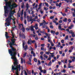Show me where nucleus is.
<instances>
[{"mask_svg": "<svg viewBox=\"0 0 75 75\" xmlns=\"http://www.w3.org/2000/svg\"><path fill=\"white\" fill-rule=\"evenodd\" d=\"M8 35V33L7 32H5V37L6 36H7Z\"/></svg>", "mask_w": 75, "mask_h": 75, "instance_id": "nucleus-37", "label": "nucleus"}, {"mask_svg": "<svg viewBox=\"0 0 75 75\" xmlns=\"http://www.w3.org/2000/svg\"><path fill=\"white\" fill-rule=\"evenodd\" d=\"M59 54H62V51H59Z\"/></svg>", "mask_w": 75, "mask_h": 75, "instance_id": "nucleus-48", "label": "nucleus"}, {"mask_svg": "<svg viewBox=\"0 0 75 75\" xmlns=\"http://www.w3.org/2000/svg\"><path fill=\"white\" fill-rule=\"evenodd\" d=\"M33 60L35 62H37V59L35 58H34Z\"/></svg>", "mask_w": 75, "mask_h": 75, "instance_id": "nucleus-31", "label": "nucleus"}, {"mask_svg": "<svg viewBox=\"0 0 75 75\" xmlns=\"http://www.w3.org/2000/svg\"><path fill=\"white\" fill-rule=\"evenodd\" d=\"M62 3H61L60 2L59 3V7H61V5Z\"/></svg>", "mask_w": 75, "mask_h": 75, "instance_id": "nucleus-56", "label": "nucleus"}, {"mask_svg": "<svg viewBox=\"0 0 75 75\" xmlns=\"http://www.w3.org/2000/svg\"><path fill=\"white\" fill-rule=\"evenodd\" d=\"M58 29L59 30H61V26H58Z\"/></svg>", "mask_w": 75, "mask_h": 75, "instance_id": "nucleus-54", "label": "nucleus"}, {"mask_svg": "<svg viewBox=\"0 0 75 75\" xmlns=\"http://www.w3.org/2000/svg\"><path fill=\"white\" fill-rule=\"evenodd\" d=\"M41 47H44L45 46V44H43L41 45Z\"/></svg>", "mask_w": 75, "mask_h": 75, "instance_id": "nucleus-57", "label": "nucleus"}, {"mask_svg": "<svg viewBox=\"0 0 75 75\" xmlns=\"http://www.w3.org/2000/svg\"><path fill=\"white\" fill-rule=\"evenodd\" d=\"M16 6V4L13 3L12 4L8 5V7L9 8L10 10H13L14 8H15L17 7V6Z\"/></svg>", "mask_w": 75, "mask_h": 75, "instance_id": "nucleus-6", "label": "nucleus"}, {"mask_svg": "<svg viewBox=\"0 0 75 75\" xmlns=\"http://www.w3.org/2000/svg\"><path fill=\"white\" fill-rule=\"evenodd\" d=\"M23 48H24V50L25 51V50H27V48H28V46L27 45H25V46H24Z\"/></svg>", "mask_w": 75, "mask_h": 75, "instance_id": "nucleus-15", "label": "nucleus"}, {"mask_svg": "<svg viewBox=\"0 0 75 75\" xmlns=\"http://www.w3.org/2000/svg\"><path fill=\"white\" fill-rule=\"evenodd\" d=\"M24 3L23 2L22 5L21 6V8H24Z\"/></svg>", "mask_w": 75, "mask_h": 75, "instance_id": "nucleus-26", "label": "nucleus"}, {"mask_svg": "<svg viewBox=\"0 0 75 75\" xmlns=\"http://www.w3.org/2000/svg\"><path fill=\"white\" fill-rule=\"evenodd\" d=\"M31 40H28V44H30V42H31Z\"/></svg>", "mask_w": 75, "mask_h": 75, "instance_id": "nucleus-22", "label": "nucleus"}, {"mask_svg": "<svg viewBox=\"0 0 75 75\" xmlns=\"http://www.w3.org/2000/svg\"><path fill=\"white\" fill-rule=\"evenodd\" d=\"M11 33L12 34L11 35L12 36V37H11V38H15V36H14L15 34H14V33H13L12 31H11Z\"/></svg>", "mask_w": 75, "mask_h": 75, "instance_id": "nucleus-13", "label": "nucleus"}, {"mask_svg": "<svg viewBox=\"0 0 75 75\" xmlns=\"http://www.w3.org/2000/svg\"><path fill=\"white\" fill-rule=\"evenodd\" d=\"M66 72V71L65 69H63L62 71H61V72H64V73H65Z\"/></svg>", "mask_w": 75, "mask_h": 75, "instance_id": "nucleus-38", "label": "nucleus"}, {"mask_svg": "<svg viewBox=\"0 0 75 75\" xmlns=\"http://www.w3.org/2000/svg\"><path fill=\"white\" fill-rule=\"evenodd\" d=\"M69 64H71V62H72V61H71V60H69Z\"/></svg>", "mask_w": 75, "mask_h": 75, "instance_id": "nucleus-62", "label": "nucleus"}, {"mask_svg": "<svg viewBox=\"0 0 75 75\" xmlns=\"http://www.w3.org/2000/svg\"><path fill=\"white\" fill-rule=\"evenodd\" d=\"M18 63L17 61L15 59L14 62L13 63V65H12L11 70L13 71V72H14V70H16L17 72H18V69L19 71H20L21 69L20 68L21 66H20V64L18 65Z\"/></svg>", "mask_w": 75, "mask_h": 75, "instance_id": "nucleus-2", "label": "nucleus"}, {"mask_svg": "<svg viewBox=\"0 0 75 75\" xmlns=\"http://www.w3.org/2000/svg\"><path fill=\"white\" fill-rule=\"evenodd\" d=\"M10 48H11V49H9L8 50L9 53L11 54V58L12 59L14 60V61H15V59H16V61H17V58H16V55L17 54L16 52L17 50L16 49L14 48L13 46H10Z\"/></svg>", "mask_w": 75, "mask_h": 75, "instance_id": "nucleus-1", "label": "nucleus"}, {"mask_svg": "<svg viewBox=\"0 0 75 75\" xmlns=\"http://www.w3.org/2000/svg\"><path fill=\"white\" fill-rule=\"evenodd\" d=\"M71 36L72 37H75V35L74 34V33H73L72 34H71Z\"/></svg>", "mask_w": 75, "mask_h": 75, "instance_id": "nucleus-30", "label": "nucleus"}, {"mask_svg": "<svg viewBox=\"0 0 75 75\" xmlns=\"http://www.w3.org/2000/svg\"><path fill=\"white\" fill-rule=\"evenodd\" d=\"M5 21L6 22H7V23H5V26H6V27H7V26H9V25H10L11 21H10V20L8 18L6 19Z\"/></svg>", "mask_w": 75, "mask_h": 75, "instance_id": "nucleus-5", "label": "nucleus"}, {"mask_svg": "<svg viewBox=\"0 0 75 75\" xmlns=\"http://www.w3.org/2000/svg\"><path fill=\"white\" fill-rule=\"evenodd\" d=\"M43 28H45V25L44 24V25H43Z\"/></svg>", "mask_w": 75, "mask_h": 75, "instance_id": "nucleus-47", "label": "nucleus"}, {"mask_svg": "<svg viewBox=\"0 0 75 75\" xmlns=\"http://www.w3.org/2000/svg\"><path fill=\"white\" fill-rule=\"evenodd\" d=\"M13 2L12 1H10L7 2H6L5 4L6 6H4V8L5 10L6 11H7V9H8V5H11V3Z\"/></svg>", "mask_w": 75, "mask_h": 75, "instance_id": "nucleus-3", "label": "nucleus"}, {"mask_svg": "<svg viewBox=\"0 0 75 75\" xmlns=\"http://www.w3.org/2000/svg\"><path fill=\"white\" fill-rule=\"evenodd\" d=\"M30 42H32L33 44H34V43H35V40L32 41L31 40V41H30Z\"/></svg>", "mask_w": 75, "mask_h": 75, "instance_id": "nucleus-33", "label": "nucleus"}, {"mask_svg": "<svg viewBox=\"0 0 75 75\" xmlns=\"http://www.w3.org/2000/svg\"><path fill=\"white\" fill-rule=\"evenodd\" d=\"M25 75H28L27 73V72L25 71Z\"/></svg>", "mask_w": 75, "mask_h": 75, "instance_id": "nucleus-55", "label": "nucleus"}, {"mask_svg": "<svg viewBox=\"0 0 75 75\" xmlns=\"http://www.w3.org/2000/svg\"><path fill=\"white\" fill-rule=\"evenodd\" d=\"M45 6H46L47 7H49V5H48V3H47V2H45Z\"/></svg>", "mask_w": 75, "mask_h": 75, "instance_id": "nucleus-21", "label": "nucleus"}, {"mask_svg": "<svg viewBox=\"0 0 75 75\" xmlns=\"http://www.w3.org/2000/svg\"><path fill=\"white\" fill-rule=\"evenodd\" d=\"M30 49H29V50H30V51H33L34 50V49H33V48H32V47H30Z\"/></svg>", "mask_w": 75, "mask_h": 75, "instance_id": "nucleus-19", "label": "nucleus"}, {"mask_svg": "<svg viewBox=\"0 0 75 75\" xmlns=\"http://www.w3.org/2000/svg\"><path fill=\"white\" fill-rule=\"evenodd\" d=\"M59 56H60V55H58L57 56V59H58V58H59Z\"/></svg>", "mask_w": 75, "mask_h": 75, "instance_id": "nucleus-58", "label": "nucleus"}, {"mask_svg": "<svg viewBox=\"0 0 75 75\" xmlns=\"http://www.w3.org/2000/svg\"><path fill=\"white\" fill-rule=\"evenodd\" d=\"M43 9L45 10V11H47V10H48V9L47 8V7H44Z\"/></svg>", "mask_w": 75, "mask_h": 75, "instance_id": "nucleus-20", "label": "nucleus"}, {"mask_svg": "<svg viewBox=\"0 0 75 75\" xmlns=\"http://www.w3.org/2000/svg\"><path fill=\"white\" fill-rule=\"evenodd\" d=\"M42 33L44 34H45V30H43V31L42 32Z\"/></svg>", "mask_w": 75, "mask_h": 75, "instance_id": "nucleus-43", "label": "nucleus"}, {"mask_svg": "<svg viewBox=\"0 0 75 75\" xmlns=\"http://www.w3.org/2000/svg\"><path fill=\"white\" fill-rule=\"evenodd\" d=\"M12 10H11L10 11V13H9V15L8 16V18H11V17H12V14H13L14 13V12L13 11H11Z\"/></svg>", "mask_w": 75, "mask_h": 75, "instance_id": "nucleus-7", "label": "nucleus"}, {"mask_svg": "<svg viewBox=\"0 0 75 75\" xmlns=\"http://www.w3.org/2000/svg\"><path fill=\"white\" fill-rule=\"evenodd\" d=\"M30 30L32 31H33V34H35V32H34V26L33 25H31L30 26Z\"/></svg>", "mask_w": 75, "mask_h": 75, "instance_id": "nucleus-9", "label": "nucleus"}, {"mask_svg": "<svg viewBox=\"0 0 75 75\" xmlns=\"http://www.w3.org/2000/svg\"><path fill=\"white\" fill-rule=\"evenodd\" d=\"M21 30L23 33H24V32H25V28H24V27H23Z\"/></svg>", "mask_w": 75, "mask_h": 75, "instance_id": "nucleus-16", "label": "nucleus"}, {"mask_svg": "<svg viewBox=\"0 0 75 75\" xmlns=\"http://www.w3.org/2000/svg\"><path fill=\"white\" fill-rule=\"evenodd\" d=\"M47 72V71H46V70H44L43 71V73L44 74H46V73Z\"/></svg>", "mask_w": 75, "mask_h": 75, "instance_id": "nucleus-36", "label": "nucleus"}, {"mask_svg": "<svg viewBox=\"0 0 75 75\" xmlns=\"http://www.w3.org/2000/svg\"><path fill=\"white\" fill-rule=\"evenodd\" d=\"M58 44L57 45V46L58 47H60L61 46V43H60V42H59Z\"/></svg>", "mask_w": 75, "mask_h": 75, "instance_id": "nucleus-18", "label": "nucleus"}, {"mask_svg": "<svg viewBox=\"0 0 75 75\" xmlns=\"http://www.w3.org/2000/svg\"><path fill=\"white\" fill-rule=\"evenodd\" d=\"M44 24V23H40V26H42V25H43V24Z\"/></svg>", "mask_w": 75, "mask_h": 75, "instance_id": "nucleus-44", "label": "nucleus"}, {"mask_svg": "<svg viewBox=\"0 0 75 75\" xmlns=\"http://www.w3.org/2000/svg\"><path fill=\"white\" fill-rule=\"evenodd\" d=\"M73 17H75V13H73Z\"/></svg>", "mask_w": 75, "mask_h": 75, "instance_id": "nucleus-64", "label": "nucleus"}, {"mask_svg": "<svg viewBox=\"0 0 75 75\" xmlns=\"http://www.w3.org/2000/svg\"><path fill=\"white\" fill-rule=\"evenodd\" d=\"M63 21L64 22H67V18H65L63 20Z\"/></svg>", "mask_w": 75, "mask_h": 75, "instance_id": "nucleus-24", "label": "nucleus"}, {"mask_svg": "<svg viewBox=\"0 0 75 75\" xmlns=\"http://www.w3.org/2000/svg\"><path fill=\"white\" fill-rule=\"evenodd\" d=\"M39 70H41V69H42V67H39Z\"/></svg>", "mask_w": 75, "mask_h": 75, "instance_id": "nucleus-61", "label": "nucleus"}, {"mask_svg": "<svg viewBox=\"0 0 75 75\" xmlns=\"http://www.w3.org/2000/svg\"><path fill=\"white\" fill-rule=\"evenodd\" d=\"M17 40V39H15V38H11V42H10L9 40H8V45H10L11 44L13 43H15L16 42V41Z\"/></svg>", "mask_w": 75, "mask_h": 75, "instance_id": "nucleus-4", "label": "nucleus"}, {"mask_svg": "<svg viewBox=\"0 0 75 75\" xmlns=\"http://www.w3.org/2000/svg\"><path fill=\"white\" fill-rule=\"evenodd\" d=\"M68 35H67L66 36L65 38V40H68Z\"/></svg>", "mask_w": 75, "mask_h": 75, "instance_id": "nucleus-28", "label": "nucleus"}, {"mask_svg": "<svg viewBox=\"0 0 75 75\" xmlns=\"http://www.w3.org/2000/svg\"><path fill=\"white\" fill-rule=\"evenodd\" d=\"M31 58H32V57H30L29 58V61H28L27 62V63L29 64V65H32V64H31Z\"/></svg>", "mask_w": 75, "mask_h": 75, "instance_id": "nucleus-10", "label": "nucleus"}, {"mask_svg": "<svg viewBox=\"0 0 75 75\" xmlns=\"http://www.w3.org/2000/svg\"><path fill=\"white\" fill-rule=\"evenodd\" d=\"M52 64V63H51V61H50V62H49V64H48V66H50Z\"/></svg>", "mask_w": 75, "mask_h": 75, "instance_id": "nucleus-27", "label": "nucleus"}, {"mask_svg": "<svg viewBox=\"0 0 75 75\" xmlns=\"http://www.w3.org/2000/svg\"><path fill=\"white\" fill-rule=\"evenodd\" d=\"M40 57L41 60H43V57H42V55L40 56Z\"/></svg>", "mask_w": 75, "mask_h": 75, "instance_id": "nucleus-34", "label": "nucleus"}, {"mask_svg": "<svg viewBox=\"0 0 75 75\" xmlns=\"http://www.w3.org/2000/svg\"><path fill=\"white\" fill-rule=\"evenodd\" d=\"M6 37V39H8V38H10V36H5Z\"/></svg>", "mask_w": 75, "mask_h": 75, "instance_id": "nucleus-40", "label": "nucleus"}, {"mask_svg": "<svg viewBox=\"0 0 75 75\" xmlns=\"http://www.w3.org/2000/svg\"><path fill=\"white\" fill-rule=\"evenodd\" d=\"M52 49H53V48H52L51 46L49 48V50H51Z\"/></svg>", "mask_w": 75, "mask_h": 75, "instance_id": "nucleus-53", "label": "nucleus"}, {"mask_svg": "<svg viewBox=\"0 0 75 75\" xmlns=\"http://www.w3.org/2000/svg\"><path fill=\"white\" fill-rule=\"evenodd\" d=\"M26 8L27 9H26L27 10V9L29 8V5L28 4H27L26 5Z\"/></svg>", "mask_w": 75, "mask_h": 75, "instance_id": "nucleus-17", "label": "nucleus"}, {"mask_svg": "<svg viewBox=\"0 0 75 75\" xmlns=\"http://www.w3.org/2000/svg\"><path fill=\"white\" fill-rule=\"evenodd\" d=\"M21 63L23 64V59L22 58H21Z\"/></svg>", "mask_w": 75, "mask_h": 75, "instance_id": "nucleus-25", "label": "nucleus"}, {"mask_svg": "<svg viewBox=\"0 0 75 75\" xmlns=\"http://www.w3.org/2000/svg\"><path fill=\"white\" fill-rule=\"evenodd\" d=\"M4 10L5 11V17H7V14H8V10L7 9V11H6V9L4 8Z\"/></svg>", "mask_w": 75, "mask_h": 75, "instance_id": "nucleus-11", "label": "nucleus"}, {"mask_svg": "<svg viewBox=\"0 0 75 75\" xmlns=\"http://www.w3.org/2000/svg\"><path fill=\"white\" fill-rule=\"evenodd\" d=\"M30 29H31L28 28H26V30H27V31H29V30H30Z\"/></svg>", "mask_w": 75, "mask_h": 75, "instance_id": "nucleus-41", "label": "nucleus"}, {"mask_svg": "<svg viewBox=\"0 0 75 75\" xmlns=\"http://www.w3.org/2000/svg\"><path fill=\"white\" fill-rule=\"evenodd\" d=\"M62 16H63L64 17L65 16H67V14H65V13H63V14H62Z\"/></svg>", "mask_w": 75, "mask_h": 75, "instance_id": "nucleus-42", "label": "nucleus"}, {"mask_svg": "<svg viewBox=\"0 0 75 75\" xmlns=\"http://www.w3.org/2000/svg\"><path fill=\"white\" fill-rule=\"evenodd\" d=\"M19 35L20 37H21L22 38L25 39L26 36L24 34H23L21 35V32H20Z\"/></svg>", "mask_w": 75, "mask_h": 75, "instance_id": "nucleus-8", "label": "nucleus"}, {"mask_svg": "<svg viewBox=\"0 0 75 75\" xmlns=\"http://www.w3.org/2000/svg\"><path fill=\"white\" fill-rule=\"evenodd\" d=\"M64 0H61L62 1H63ZM64 1H66L67 3H68L69 2L71 3H72V0H64Z\"/></svg>", "mask_w": 75, "mask_h": 75, "instance_id": "nucleus-12", "label": "nucleus"}, {"mask_svg": "<svg viewBox=\"0 0 75 75\" xmlns=\"http://www.w3.org/2000/svg\"><path fill=\"white\" fill-rule=\"evenodd\" d=\"M26 16H27V14H26V13H24V18H26Z\"/></svg>", "mask_w": 75, "mask_h": 75, "instance_id": "nucleus-51", "label": "nucleus"}, {"mask_svg": "<svg viewBox=\"0 0 75 75\" xmlns=\"http://www.w3.org/2000/svg\"><path fill=\"white\" fill-rule=\"evenodd\" d=\"M50 28L52 29L53 28H54V26H53V25H50Z\"/></svg>", "mask_w": 75, "mask_h": 75, "instance_id": "nucleus-39", "label": "nucleus"}, {"mask_svg": "<svg viewBox=\"0 0 75 75\" xmlns=\"http://www.w3.org/2000/svg\"><path fill=\"white\" fill-rule=\"evenodd\" d=\"M18 27L19 29L21 28V24H20L19 25Z\"/></svg>", "mask_w": 75, "mask_h": 75, "instance_id": "nucleus-52", "label": "nucleus"}, {"mask_svg": "<svg viewBox=\"0 0 75 75\" xmlns=\"http://www.w3.org/2000/svg\"><path fill=\"white\" fill-rule=\"evenodd\" d=\"M40 12L41 14H42V13H43V11H42V9L40 10Z\"/></svg>", "mask_w": 75, "mask_h": 75, "instance_id": "nucleus-46", "label": "nucleus"}, {"mask_svg": "<svg viewBox=\"0 0 75 75\" xmlns=\"http://www.w3.org/2000/svg\"><path fill=\"white\" fill-rule=\"evenodd\" d=\"M25 45V43H24V42H23V48H24V45Z\"/></svg>", "mask_w": 75, "mask_h": 75, "instance_id": "nucleus-60", "label": "nucleus"}, {"mask_svg": "<svg viewBox=\"0 0 75 75\" xmlns=\"http://www.w3.org/2000/svg\"><path fill=\"white\" fill-rule=\"evenodd\" d=\"M74 32H72V30H70L69 32V34H72Z\"/></svg>", "mask_w": 75, "mask_h": 75, "instance_id": "nucleus-29", "label": "nucleus"}, {"mask_svg": "<svg viewBox=\"0 0 75 75\" xmlns=\"http://www.w3.org/2000/svg\"><path fill=\"white\" fill-rule=\"evenodd\" d=\"M27 52H25L24 54H23V56H24V57H23V58H25V56H26V55H27Z\"/></svg>", "mask_w": 75, "mask_h": 75, "instance_id": "nucleus-32", "label": "nucleus"}, {"mask_svg": "<svg viewBox=\"0 0 75 75\" xmlns=\"http://www.w3.org/2000/svg\"><path fill=\"white\" fill-rule=\"evenodd\" d=\"M31 35H32V36H33V38H35V35H34L33 34H32Z\"/></svg>", "mask_w": 75, "mask_h": 75, "instance_id": "nucleus-50", "label": "nucleus"}, {"mask_svg": "<svg viewBox=\"0 0 75 75\" xmlns=\"http://www.w3.org/2000/svg\"><path fill=\"white\" fill-rule=\"evenodd\" d=\"M35 39L36 40H38V37H35Z\"/></svg>", "mask_w": 75, "mask_h": 75, "instance_id": "nucleus-59", "label": "nucleus"}, {"mask_svg": "<svg viewBox=\"0 0 75 75\" xmlns=\"http://www.w3.org/2000/svg\"><path fill=\"white\" fill-rule=\"evenodd\" d=\"M68 28H69V29H70V30H71V29H72V27L71 26H69L68 27Z\"/></svg>", "mask_w": 75, "mask_h": 75, "instance_id": "nucleus-63", "label": "nucleus"}, {"mask_svg": "<svg viewBox=\"0 0 75 75\" xmlns=\"http://www.w3.org/2000/svg\"><path fill=\"white\" fill-rule=\"evenodd\" d=\"M61 42H62V44H63V43H64V40H62L61 41Z\"/></svg>", "mask_w": 75, "mask_h": 75, "instance_id": "nucleus-49", "label": "nucleus"}, {"mask_svg": "<svg viewBox=\"0 0 75 75\" xmlns=\"http://www.w3.org/2000/svg\"><path fill=\"white\" fill-rule=\"evenodd\" d=\"M11 47H13V46H14V45L15 46H16L17 47V45H16V43H12V44H11V45H9Z\"/></svg>", "mask_w": 75, "mask_h": 75, "instance_id": "nucleus-14", "label": "nucleus"}, {"mask_svg": "<svg viewBox=\"0 0 75 75\" xmlns=\"http://www.w3.org/2000/svg\"><path fill=\"white\" fill-rule=\"evenodd\" d=\"M8 19H10V21H11V20H12L13 21H15V20H16V18L13 19V18H12V17H11V18H9Z\"/></svg>", "mask_w": 75, "mask_h": 75, "instance_id": "nucleus-23", "label": "nucleus"}, {"mask_svg": "<svg viewBox=\"0 0 75 75\" xmlns=\"http://www.w3.org/2000/svg\"><path fill=\"white\" fill-rule=\"evenodd\" d=\"M68 52V49H66L64 50L65 52Z\"/></svg>", "mask_w": 75, "mask_h": 75, "instance_id": "nucleus-45", "label": "nucleus"}, {"mask_svg": "<svg viewBox=\"0 0 75 75\" xmlns=\"http://www.w3.org/2000/svg\"><path fill=\"white\" fill-rule=\"evenodd\" d=\"M54 18V16H50V19H51V20H52V19H53V18Z\"/></svg>", "mask_w": 75, "mask_h": 75, "instance_id": "nucleus-35", "label": "nucleus"}]
</instances>
